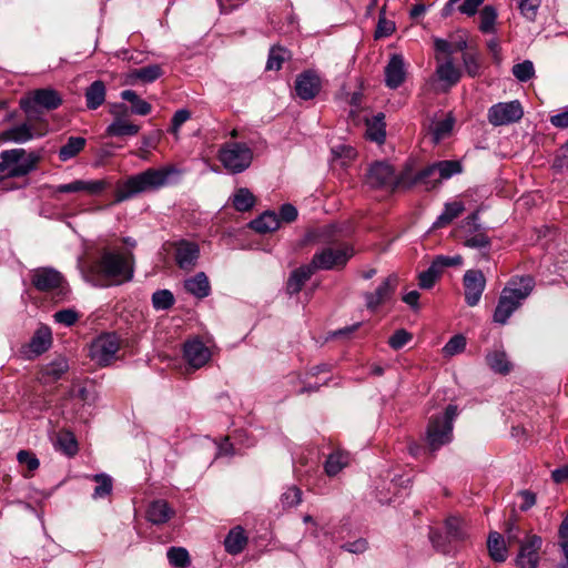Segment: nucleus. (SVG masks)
<instances>
[{
  "instance_id": "obj_54",
  "label": "nucleus",
  "mask_w": 568,
  "mask_h": 568,
  "mask_svg": "<svg viewBox=\"0 0 568 568\" xmlns=\"http://www.w3.org/2000/svg\"><path fill=\"white\" fill-rule=\"evenodd\" d=\"M57 444L59 448L68 456H73L78 452V444L71 433H62L58 436Z\"/></svg>"
},
{
  "instance_id": "obj_15",
  "label": "nucleus",
  "mask_w": 568,
  "mask_h": 568,
  "mask_svg": "<svg viewBox=\"0 0 568 568\" xmlns=\"http://www.w3.org/2000/svg\"><path fill=\"white\" fill-rule=\"evenodd\" d=\"M173 247L176 265L183 271H192L200 257L199 244L193 241L179 240L173 243Z\"/></svg>"
},
{
  "instance_id": "obj_50",
  "label": "nucleus",
  "mask_w": 568,
  "mask_h": 568,
  "mask_svg": "<svg viewBox=\"0 0 568 568\" xmlns=\"http://www.w3.org/2000/svg\"><path fill=\"white\" fill-rule=\"evenodd\" d=\"M466 347L465 336L457 334L449 338L443 347V354L446 357H452L464 352Z\"/></svg>"
},
{
  "instance_id": "obj_17",
  "label": "nucleus",
  "mask_w": 568,
  "mask_h": 568,
  "mask_svg": "<svg viewBox=\"0 0 568 568\" xmlns=\"http://www.w3.org/2000/svg\"><path fill=\"white\" fill-rule=\"evenodd\" d=\"M322 81L313 70H306L298 74L295 80V91L302 100H312L321 91Z\"/></svg>"
},
{
  "instance_id": "obj_21",
  "label": "nucleus",
  "mask_w": 568,
  "mask_h": 568,
  "mask_svg": "<svg viewBox=\"0 0 568 568\" xmlns=\"http://www.w3.org/2000/svg\"><path fill=\"white\" fill-rule=\"evenodd\" d=\"M52 344V334L49 327L38 328L29 344L24 347V354L28 358L37 357L47 352Z\"/></svg>"
},
{
  "instance_id": "obj_41",
  "label": "nucleus",
  "mask_w": 568,
  "mask_h": 568,
  "mask_svg": "<svg viewBox=\"0 0 568 568\" xmlns=\"http://www.w3.org/2000/svg\"><path fill=\"white\" fill-rule=\"evenodd\" d=\"M448 537L455 541L465 540L467 537L466 523L459 517H448L445 521Z\"/></svg>"
},
{
  "instance_id": "obj_4",
  "label": "nucleus",
  "mask_w": 568,
  "mask_h": 568,
  "mask_svg": "<svg viewBox=\"0 0 568 568\" xmlns=\"http://www.w3.org/2000/svg\"><path fill=\"white\" fill-rule=\"evenodd\" d=\"M217 159L227 172L239 174L252 164L253 150L244 142L229 141L220 146Z\"/></svg>"
},
{
  "instance_id": "obj_29",
  "label": "nucleus",
  "mask_w": 568,
  "mask_h": 568,
  "mask_svg": "<svg viewBox=\"0 0 568 568\" xmlns=\"http://www.w3.org/2000/svg\"><path fill=\"white\" fill-rule=\"evenodd\" d=\"M436 74L438 79L446 84L445 90L457 84L462 77L459 69L454 65L452 58H448L445 62L437 65Z\"/></svg>"
},
{
  "instance_id": "obj_5",
  "label": "nucleus",
  "mask_w": 568,
  "mask_h": 568,
  "mask_svg": "<svg viewBox=\"0 0 568 568\" xmlns=\"http://www.w3.org/2000/svg\"><path fill=\"white\" fill-rule=\"evenodd\" d=\"M456 405H448L443 416H434L427 426V443L433 452L453 439V422L457 417Z\"/></svg>"
},
{
  "instance_id": "obj_47",
  "label": "nucleus",
  "mask_w": 568,
  "mask_h": 568,
  "mask_svg": "<svg viewBox=\"0 0 568 568\" xmlns=\"http://www.w3.org/2000/svg\"><path fill=\"white\" fill-rule=\"evenodd\" d=\"M169 562L176 568H184L190 564V556L185 548L171 547L168 550Z\"/></svg>"
},
{
  "instance_id": "obj_31",
  "label": "nucleus",
  "mask_w": 568,
  "mask_h": 568,
  "mask_svg": "<svg viewBox=\"0 0 568 568\" xmlns=\"http://www.w3.org/2000/svg\"><path fill=\"white\" fill-rule=\"evenodd\" d=\"M250 227L261 234L274 232L280 227V219L274 212L266 211L251 221Z\"/></svg>"
},
{
  "instance_id": "obj_36",
  "label": "nucleus",
  "mask_w": 568,
  "mask_h": 568,
  "mask_svg": "<svg viewBox=\"0 0 568 568\" xmlns=\"http://www.w3.org/2000/svg\"><path fill=\"white\" fill-rule=\"evenodd\" d=\"M142 191V173L128 179L121 184L115 194L116 202H122Z\"/></svg>"
},
{
  "instance_id": "obj_51",
  "label": "nucleus",
  "mask_w": 568,
  "mask_h": 568,
  "mask_svg": "<svg viewBox=\"0 0 568 568\" xmlns=\"http://www.w3.org/2000/svg\"><path fill=\"white\" fill-rule=\"evenodd\" d=\"M342 229L336 224L326 225L318 231V240L320 242L328 245L337 244L339 239Z\"/></svg>"
},
{
  "instance_id": "obj_22",
  "label": "nucleus",
  "mask_w": 568,
  "mask_h": 568,
  "mask_svg": "<svg viewBox=\"0 0 568 568\" xmlns=\"http://www.w3.org/2000/svg\"><path fill=\"white\" fill-rule=\"evenodd\" d=\"M180 171L174 166H164L161 169L144 170V190L148 187L159 189L168 185L173 176H178Z\"/></svg>"
},
{
  "instance_id": "obj_3",
  "label": "nucleus",
  "mask_w": 568,
  "mask_h": 568,
  "mask_svg": "<svg viewBox=\"0 0 568 568\" xmlns=\"http://www.w3.org/2000/svg\"><path fill=\"white\" fill-rule=\"evenodd\" d=\"M113 121L106 126L105 135L111 138L134 136L140 131V124L133 119L142 114V104L126 105L114 103L110 106Z\"/></svg>"
},
{
  "instance_id": "obj_63",
  "label": "nucleus",
  "mask_w": 568,
  "mask_h": 568,
  "mask_svg": "<svg viewBox=\"0 0 568 568\" xmlns=\"http://www.w3.org/2000/svg\"><path fill=\"white\" fill-rule=\"evenodd\" d=\"M191 118V113L186 109L178 110L172 118L171 131L176 134L182 124Z\"/></svg>"
},
{
  "instance_id": "obj_14",
  "label": "nucleus",
  "mask_w": 568,
  "mask_h": 568,
  "mask_svg": "<svg viewBox=\"0 0 568 568\" xmlns=\"http://www.w3.org/2000/svg\"><path fill=\"white\" fill-rule=\"evenodd\" d=\"M465 302L468 306H476L486 287V277L480 270H468L463 277Z\"/></svg>"
},
{
  "instance_id": "obj_11",
  "label": "nucleus",
  "mask_w": 568,
  "mask_h": 568,
  "mask_svg": "<svg viewBox=\"0 0 568 568\" xmlns=\"http://www.w3.org/2000/svg\"><path fill=\"white\" fill-rule=\"evenodd\" d=\"M367 184L372 187H405V174L395 175L392 165L386 162H376L371 165L367 173Z\"/></svg>"
},
{
  "instance_id": "obj_37",
  "label": "nucleus",
  "mask_w": 568,
  "mask_h": 568,
  "mask_svg": "<svg viewBox=\"0 0 568 568\" xmlns=\"http://www.w3.org/2000/svg\"><path fill=\"white\" fill-rule=\"evenodd\" d=\"M87 106L95 110L105 101V85L102 81H94L85 91Z\"/></svg>"
},
{
  "instance_id": "obj_33",
  "label": "nucleus",
  "mask_w": 568,
  "mask_h": 568,
  "mask_svg": "<svg viewBox=\"0 0 568 568\" xmlns=\"http://www.w3.org/2000/svg\"><path fill=\"white\" fill-rule=\"evenodd\" d=\"M247 542V537L242 527L232 528L224 539L225 550L231 555L240 554Z\"/></svg>"
},
{
  "instance_id": "obj_28",
  "label": "nucleus",
  "mask_w": 568,
  "mask_h": 568,
  "mask_svg": "<svg viewBox=\"0 0 568 568\" xmlns=\"http://www.w3.org/2000/svg\"><path fill=\"white\" fill-rule=\"evenodd\" d=\"M184 288L187 293L197 298H204L211 293V285L204 272H199L194 276L185 280Z\"/></svg>"
},
{
  "instance_id": "obj_55",
  "label": "nucleus",
  "mask_w": 568,
  "mask_h": 568,
  "mask_svg": "<svg viewBox=\"0 0 568 568\" xmlns=\"http://www.w3.org/2000/svg\"><path fill=\"white\" fill-rule=\"evenodd\" d=\"M513 74L517 80L521 82L530 80L535 74L532 62L529 60H525L521 63L515 64L513 67Z\"/></svg>"
},
{
  "instance_id": "obj_62",
  "label": "nucleus",
  "mask_w": 568,
  "mask_h": 568,
  "mask_svg": "<svg viewBox=\"0 0 568 568\" xmlns=\"http://www.w3.org/2000/svg\"><path fill=\"white\" fill-rule=\"evenodd\" d=\"M490 244V241L488 236H486L483 233L474 234L466 239L465 245L473 248H484L488 247Z\"/></svg>"
},
{
  "instance_id": "obj_18",
  "label": "nucleus",
  "mask_w": 568,
  "mask_h": 568,
  "mask_svg": "<svg viewBox=\"0 0 568 568\" xmlns=\"http://www.w3.org/2000/svg\"><path fill=\"white\" fill-rule=\"evenodd\" d=\"M183 354L187 364L194 369L204 366L211 357L210 349L200 339L186 342L184 344Z\"/></svg>"
},
{
  "instance_id": "obj_16",
  "label": "nucleus",
  "mask_w": 568,
  "mask_h": 568,
  "mask_svg": "<svg viewBox=\"0 0 568 568\" xmlns=\"http://www.w3.org/2000/svg\"><path fill=\"white\" fill-rule=\"evenodd\" d=\"M542 545L541 537L531 535L520 544L519 552L516 558V566L519 568L537 567L539 564V550Z\"/></svg>"
},
{
  "instance_id": "obj_12",
  "label": "nucleus",
  "mask_w": 568,
  "mask_h": 568,
  "mask_svg": "<svg viewBox=\"0 0 568 568\" xmlns=\"http://www.w3.org/2000/svg\"><path fill=\"white\" fill-rule=\"evenodd\" d=\"M524 110L519 101L499 102L488 109L487 118L494 126L507 125L519 121Z\"/></svg>"
},
{
  "instance_id": "obj_24",
  "label": "nucleus",
  "mask_w": 568,
  "mask_h": 568,
  "mask_svg": "<svg viewBox=\"0 0 568 568\" xmlns=\"http://www.w3.org/2000/svg\"><path fill=\"white\" fill-rule=\"evenodd\" d=\"M68 371V361L64 357L59 356L47 365L42 366L38 378L42 384H51L61 379Z\"/></svg>"
},
{
  "instance_id": "obj_44",
  "label": "nucleus",
  "mask_w": 568,
  "mask_h": 568,
  "mask_svg": "<svg viewBox=\"0 0 568 568\" xmlns=\"http://www.w3.org/2000/svg\"><path fill=\"white\" fill-rule=\"evenodd\" d=\"M453 126L454 119L450 116L434 123L429 129L434 143H439L447 138L453 131Z\"/></svg>"
},
{
  "instance_id": "obj_58",
  "label": "nucleus",
  "mask_w": 568,
  "mask_h": 568,
  "mask_svg": "<svg viewBox=\"0 0 568 568\" xmlns=\"http://www.w3.org/2000/svg\"><path fill=\"white\" fill-rule=\"evenodd\" d=\"M413 338L412 334L404 328L397 329L389 338L388 345L397 351L403 348L410 339Z\"/></svg>"
},
{
  "instance_id": "obj_13",
  "label": "nucleus",
  "mask_w": 568,
  "mask_h": 568,
  "mask_svg": "<svg viewBox=\"0 0 568 568\" xmlns=\"http://www.w3.org/2000/svg\"><path fill=\"white\" fill-rule=\"evenodd\" d=\"M398 284L396 274L388 275L374 292L364 294L365 306L368 311L375 312L381 305L386 303L394 295Z\"/></svg>"
},
{
  "instance_id": "obj_7",
  "label": "nucleus",
  "mask_w": 568,
  "mask_h": 568,
  "mask_svg": "<svg viewBox=\"0 0 568 568\" xmlns=\"http://www.w3.org/2000/svg\"><path fill=\"white\" fill-rule=\"evenodd\" d=\"M62 103V98L58 91L45 88L30 92L20 100V108L27 114L29 121H38L40 119L38 108L45 110H54Z\"/></svg>"
},
{
  "instance_id": "obj_60",
  "label": "nucleus",
  "mask_w": 568,
  "mask_h": 568,
  "mask_svg": "<svg viewBox=\"0 0 568 568\" xmlns=\"http://www.w3.org/2000/svg\"><path fill=\"white\" fill-rule=\"evenodd\" d=\"M433 262L443 272L446 267L462 265L463 257L460 255H454V256L438 255L434 258Z\"/></svg>"
},
{
  "instance_id": "obj_43",
  "label": "nucleus",
  "mask_w": 568,
  "mask_h": 568,
  "mask_svg": "<svg viewBox=\"0 0 568 568\" xmlns=\"http://www.w3.org/2000/svg\"><path fill=\"white\" fill-rule=\"evenodd\" d=\"M92 480L97 483L94 491L92 494L93 499H102L109 496L113 489V480L111 476L106 474H95L92 477Z\"/></svg>"
},
{
  "instance_id": "obj_53",
  "label": "nucleus",
  "mask_w": 568,
  "mask_h": 568,
  "mask_svg": "<svg viewBox=\"0 0 568 568\" xmlns=\"http://www.w3.org/2000/svg\"><path fill=\"white\" fill-rule=\"evenodd\" d=\"M286 55L287 52L285 49L281 47L271 48L266 62V70H280L286 59Z\"/></svg>"
},
{
  "instance_id": "obj_8",
  "label": "nucleus",
  "mask_w": 568,
  "mask_h": 568,
  "mask_svg": "<svg viewBox=\"0 0 568 568\" xmlns=\"http://www.w3.org/2000/svg\"><path fill=\"white\" fill-rule=\"evenodd\" d=\"M354 254V247L347 243L341 244L337 248L327 246L316 252L310 264L315 272L317 270L343 268Z\"/></svg>"
},
{
  "instance_id": "obj_1",
  "label": "nucleus",
  "mask_w": 568,
  "mask_h": 568,
  "mask_svg": "<svg viewBox=\"0 0 568 568\" xmlns=\"http://www.w3.org/2000/svg\"><path fill=\"white\" fill-rule=\"evenodd\" d=\"M90 278L97 286L120 285L133 275L131 256L118 252H104L91 266Z\"/></svg>"
},
{
  "instance_id": "obj_61",
  "label": "nucleus",
  "mask_w": 568,
  "mask_h": 568,
  "mask_svg": "<svg viewBox=\"0 0 568 568\" xmlns=\"http://www.w3.org/2000/svg\"><path fill=\"white\" fill-rule=\"evenodd\" d=\"M17 459L20 464L27 465L30 471L36 470L39 467V460L34 454L28 450H20L17 455Z\"/></svg>"
},
{
  "instance_id": "obj_2",
  "label": "nucleus",
  "mask_w": 568,
  "mask_h": 568,
  "mask_svg": "<svg viewBox=\"0 0 568 568\" xmlns=\"http://www.w3.org/2000/svg\"><path fill=\"white\" fill-rule=\"evenodd\" d=\"M535 286V280L530 275L514 276L503 288L494 312V322L506 324L513 313L530 295Z\"/></svg>"
},
{
  "instance_id": "obj_32",
  "label": "nucleus",
  "mask_w": 568,
  "mask_h": 568,
  "mask_svg": "<svg viewBox=\"0 0 568 568\" xmlns=\"http://www.w3.org/2000/svg\"><path fill=\"white\" fill-rule=\"evenodd\" d=\"M464 211H465V205L460 201H454V202L446 203L443 212L434 222L433 229H440V227L448 225L455 219H457Z\"/></svg>"
},
{
  "instance_id": "obj_26",
  "label": "nucleus",
  "mask_w": 568,
  "mask_h": 568,
  "mask_svg": "<svg viewBox=\"0 0 568 568\" xmlns=\"http://www.w3.org/2000/svg\"><path fill=\"white\" fill-rule=\"evenodd\" d=\"M436 171L433 163L417 172L412 179H407L405 175V189H409L414 185H423L426 191L435 189L440 181L437 180Z\"/></svg>"
},
{
  "instance_id": "obj_25",
  "label": "nucleus",
  "mask_w": 568,
  "mask_h": 568,
  "mask_svg": "<svg viewBox=\"0 0 568 568\" xmlns=\"http://www.w3.org/2000/svg\"><path fill=\"white\" fill-rule=\"evenodd\" d=\"M174 515V509L164 499L152 501L145 510L146 519L153 525H162L169 521Z\"/></svg>"
},
{
  "instance_id": "obj_27",
  "label": "nucleus",
  "mask_w": 568,
  "mask_h": 568,
  "mask_svg": "<svg viewBox=\"0 0 568 568\" xmlns=\"http://www.w3.org/2000/svg\"><path fill=\"white\" fill-rule=\"evenodd\" d=\"M315 273L314 268H312L311 264L302 265L290 274V277L286 282V292L290 295H295L300 293L304 286V284L311 278V276Z\"/></svg>"
},
{
  "instance_id": "obj_64",
  "label": "nucleus",
  "mask_w": 568,
  "mask_h": 568,
  "mask_svg": "<svg viewBox=\"0 0 568 568\" xmlns=\"http://www.w3.org/2000/svg\"><path fill=\"white\" fill-rule=\"evenodd\" d=\"M367 547H368V544H367L366 539H364V538H359L354 541H349V542L342 545V549H344L345 551H348L351 554H356V555L365 552L367 550Z\"/></svg>"
},
{
  "instance_id": "obj_45",
  "label": "nucleus",
  "mask_w": 568,
  "mask_h": 568,
  "mask_svg": "<svg viewBox=\"0 0 568 568\" xmlns=\"http://www.w3.org/2000/svg\"><path fill=\"white\" fill-rule=\"evenodd\" d=\"M497 19V12L494 7L486 6L480 11V23L479 29L484 33H490L495 31V22Z\"/></svg>"
},
{
  "instance_id": "obj_9",
  "label": "nucleus",
  "mask_w": 568,
  "mask_h": 568,
  "mask_svg": "<svg viewBox=\"0 0 568 568\" xmlns=\"http://www.w3.org/2000/svg\"><path fill=\"white\" fill-rule=\"evenodd\" d=\"M32 285L42 293L65 295V281L63 275L52 267H39L31 273Z\"/></svg>"
},
{
  "instance_id": "obj_42",
  "label": "nucleus",
  "mask_w": 568,
  "mask_h": 568,
  "mask_svg": "<svg viewBox=\"0 0 568 568\" xmlns=\"http://www.w3.org/2000/svg\"><path fill=\"white\" fill-rule=\"evenodd\" d=\"M232 204L236 211L246 212L254 206L255 196L248 189L241 187L235 192L232 200Z\"/></svg>"
},
{
  "instance_id": "obj_59",
  "label": "nucleus",
  "mask_w": 568,
  "mask_h": 568,
  "mask_svg": "<svg viewBox=\"0 0 568 568\" xmlns=\"http://www.w3.org/2000/svg\"><path fill=\"white\" fill-rule=\"evenodd\" d=\"M54 321L59 324H63L65 326H72L79 318V315L75 311L67 308L61 310L54 313Z\"/></svg>"
},
{
  "instance_id": "obj_40",
  "label": "nucleus",
  "mask_w": 568,
  "mask_h": 568,
  "mask_svg": "<svg viewBox=\"0 0 568 568\" xmlns=\"http://www.w3.org/2000/svg\"><path fill=\"white\" fill-rule=\"evenodd\" d=\"M85 139L81 136H70L67 143L59 150V159L61 161H68L79 154L84 145Z\"/></svg>"
},
{
  "instance_id": "obj_49",
  "label": "nucleus",
  "mask_w": 568,
  "mask_h": 568,
  "mask_svg": "<svg viewBox=\"0 0 568 568\" xmlns=\"http://www.w3.org/2000/svg\"><path fill=\"white\" fill-rule=\"evenodd\" d=\"M429 540L433 545V547L444 554V555H449L453 552V548L450 546V542L448 540V536L445 537L442 532H439L438 530H435V529H430L429 530Z\"/></svg>"
},
{
  "instance_id": "obj_35",
  "label": "nucleus",
  "mask_w": 568,
  "mask_h": 568,
  "mask_svg": "<svg viewBox=\"0 0 568 568\" xmlns=\"http://www.w3.org/2000/svg\"><path fill=\"white\" fill-rule=\"evenodd\" d=\"M366 126V136L371 141H374L379 144H382L385 141L386 132L383 113H378L377 115L367 120Z\"/></svg>"
},
{
  "instance_id": "obj_38",
  "label": "nucleus",
  "mask_w": 568,
  "mask_h": 568,
  "mask_svg": "<svg viewBox=\"0 0 568 568\" xmlns=\"http://www.w3.org/2000/svg\"><path fill=\"white\" fill-rule=\"evenodd\" d=\"M434 169L436 171V175L440 182L443 180H448L452 176L462 173L463 166L459 161L456 160H443L433 163Z\"/></svg>"
},
{
  "instance_id": "obj_57",
  "label": "nucleus",
  "mask_w": 568,
  "mask_h": 568,
  "mask_svg": "<svg viewBox=\"0 0 568 568\" xmlns=\"http://www.w3.org/2000/svg\"><path fill=\"white\" fill-rule=\"evenodd\" d=\"M541 0H518V8L521 14L529 21H534Z\"/></svg>"
},
{
  "instance_id": "obj_20",
  "label": "nucleus",
  "mask_w": 568,
  "mask_h": 568,
  "mask_svg": "<svg viewBox=\"0 0 568 568\" xmlns=\"http://www.w3.org/2000/svg\"><path fill=\"white\" fill-rule=\"evenodd\" d=\"M406 78L405 62L400 54H394L385 67V83L389 89L400 87Z\"/></svg>"
},
{
  "instance_id": "obj_34",
  "label": "nucleus",
  "mask_w": 568,
  "mask_h": 568,
  "mask_svg": "<svg viewBox=\"0 0 568 568\" xmlns=\"http://www.w3.org/2000/svg\"><path fill=\"white\" fill-rule=\"evenodd\" d=\"M486 363L495 373L506 375L511 369V364L508 361L507 354L503 349H495L486 355Z\"/></svg>"
},
{
  "instance_id": "obj_30",
  "label": "nucleus",
  "mask_w": 568,
  "mask_h": 568,
  "mask_svg": "<svg viewBox=\"0 0 568 568\" xmlns=\"http://www.w3.org/2000/svg\"><path fill=\"white\" fill-rule=\"evenodd\" d=\"M487 548L490 558L495 562H504L508 557V549L506 547L504 537L497 531L489 534L487 539Z\"/></svg>"
},
{
  "instance_id": "obj_46",
  "label": "nucleus",
  "mask_w": 568,
  "mask_h": 568,
  "mask_svg": "<svg viewBox=\"0 0 568 568\" xmlns=\"http://www.w3.org/2000/svg\"><path fill=\"white\" fill-rule=\"evenodd\" d=\"M174 304V296L169 290H159L152 295V305L156 311L169 310Z\"/></svg>"
},
{
  "instance_id": "obj_10",
  "label": "nucleus",
  "mask_w": 568,
  "mask_h": 568,
  "mask_svg": "<svg viewBox=\"0 0 568 568\" xmlns=\"http://www.w3.org/2000/svg\"><path fill=\"white\" fill-rule=\"evenodd\" d=\"M120 342L115 334L106 333L98 336L90 345V357L100 366H106L116 358Z\"/></svg>"
},
{
  "instance_id": "obj_39",
  "label": "nucleus",
  "mask_w": 568,
  "mask_h": 568,
  "mask_svg": "<svg viewBox=\"0 0 568 568\" xmlns=\"http://www.w3.org/2000/svg\"><path fill=\"white\" fill-rule=\"evenodd\" d=\"M349 463L348 454L342 452L332 453L324 464V470L327 476L332 477L337 475Z\"/></svg>"
},
{
  "instance_id": "obj_19",
  "label": "nucleus",
  "mask_w": 568,
  "mask_h": 568,
  "mask_svg": "<svg viewBox=\"0 0 568 568\" xmlns=\"http://www.w3.org/2000/svg\"><path fill=\"white\" fill-rule=\"evenodd\" d=\"M31 121L21 123L12 126L2 132V139L14 143H24L32 140L34 136H42L44 134L43 129H38L36 124H31Z\"/></svg>"
},
{
  "instance_id": "obj_6",
  "label": "nucleus",
  "mask_w": 568,
  "mask_h": 568,
  "mask_svg": "<svg viewBox=\"0 0 568 568\" xmlns=\"http://www.w3.org/2000/svg\"><path fill=\"white\" fill-rule=\"evenodd\" d=\"M0 174L8 178L24 176L36 169L39 158L23 149L2 151Z\"/></svg>"
},
{
  "instance_id": "obj_52",
  "label": "nucleus",
  "mask_w": 568,
  "mask_h": 568,
  "mask_svg": "<svg viewBox=\"0 0 568 568\" xmlns=\"http://www.w3.org/2000/svg\"><path fill=\"white\" fill-rule=\"evenodd\" d=\"M463 62H464L465 71L469 77L476 78L480 74L481 63H480L479 55L477 53H473V52L464 53Z\"/></svg>"
},
{
  "instance_id": "obj_23",
  "label": "nucleus",
  "mask_w": 568,
  "mask_h": 568,
  "mask_svg": "<svg viewBox=\"0 0 568 568\" xmlns=\"http://www.w3.org/2000/svg\"><path fill=\"white\" fill-rule=\"evenodd\" d=\"M106 187V182L104 180H94V181H83L75 180L67 184L58 185L55 192L59 193H78L85 192L90 195H95L101 193Z\"/></svg>"
},
{
  "instance_id": "obj_48",
  "label": "nucleus",
  "mask_w": 568,
  "mask_h": 568,
  "mask_svg": "<svg viewBox=\"0 0 568 568\" xmlns=\"http://www.w3.org/2000/svg\"><path fill=\"white\" fill-rule=\"evenodd\" d=\"M442 275V271L436 266L434 262H432L430 266L422 272L418 276V285L422 288L429 290L434 286L435 282Z\"/></svg>"
},
{
  "instance_id": "obj_56",
  "label": "nucleus",
  "mask_w": 568,
  "mask_h": 568,
  "mask_svg": "<svg viewBox=\"0 0 568 568\" xmlns=\"http://www.w3.org/2000/svg\"><path fill=\"white\" fill-rule=\"evenodd\" d=\"M302 501V490L296 486L288 487L281 496L283 507L291 508Z\"/></svg>"
}]
</instances>
